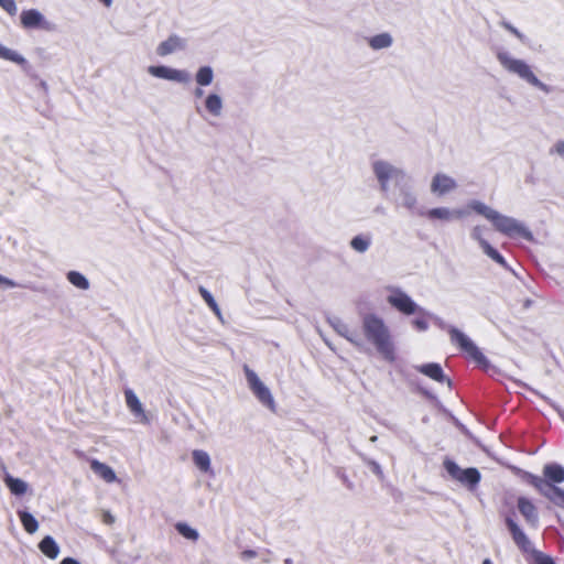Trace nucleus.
<instances>
[{
    "instance_id": "393cba45",
    "label": "nucleus",
    "mask_w": 564,
    "mask_h": 564,
    "mask_svg": "<svg viewBox=\"0 0 564 564\" xmlns=\"http://www.w3.org/2000/svg\"><path fill=\"white\" fill-rule=\"evenodd\" d=\"M469 362L474 364L477 367L482 368L486 371L494 370L496 371L498 366H501L500 362H491L487 359L486 355H468Z\"/></svg>"
},
{
    "instance_id": "f257e3e1",
    "label": "nucleus",
    "mask_w": 564,
    "mask_h": 564,
    "mask_svg": "<svg viewBox=\"0 0 564 564\" xmlns=\"http://www.w3.org/2000/svg\"><path fill=\"white\" fill-rule=\"evenodd\" d=\"M525 480L552 503L564 508V490L557 486L564 481V468L561 465L547 464L543 468V478L527 474Z\"/></svg>"
},
{
    "instance_id": "37998d69",
    "label": "nucleus",
    "mask_w": 564,
    "mask_h": 564,
    "mask_svg": "<svg viewBox=\"0 0 564 564\" xmlns=\"http://www.w3.org/2000/svg\"><path fill=\"white\" fill-rule=\"evenodd\" d=\"M482 564H492L490 560L486 558L484 560Z\"/></svg>"
},
{
    "instance_id": "a878e982",
    "label": "nucleus",
    "mask_w": 564,
    "mask_h": 564,
    "mask_svg": "<svg viewBox=\"0 0 564 564\" xmlns=\"http://www.w3.org/2000/svg\"><path fill=\"white\" fill-rule=\"evenodd\" d=\"M175 529L176 531L185 539L189 540V541H197L198 538H199V533L196 529H194L193 527L188 525L187 523L185 522H178L175 524Z\"/></svg>"
},
{
    "instance_id": "6e6552de",
    "label": "nucleus",
    "mask_w": 564,
    "mask_h": 564,
    "mask_svg": "<svg viewBox=\"0 0 564 564\" xmlns=\"http://www.w3.org/2000/svg\"><path fill=\"white\" fill-rule=\"evenodd\" d=\"M124 401L126 405L133 416L134 421L140 424H149L150 423V416L148 412L144 409L143 403L139 399V397L135 394V392L131 389L124 390Z\"/></svg>"
},
{
    "instance_id": "4be33fe9",
    "label": "nucleus",
    "mask_w": 564,
    "mask_h": 564,
    "mask_svg": "<svg viewBox=\"0 0 564 564\" xmlns=\"http://www.w3.org/2000/svg\"><path fill=\"white\" fill-rule=\"evenodd\" d=\"M21 24L25 29L40 28L43 22V15L34 9L24 10L21 13Z\"/></svg>"
},
{
    "instance_id": "9d476101",
    "label": "nucleus",
    "mask_w": 564,
    "mask_h": 564,
    "mask_svg": "<svg viewBox=\"0 0 564 564\" xmlns=\"http://www.w3.org/2000/svg\"><path fill=\"white\" fill-rule=\"evenodd\" d=\"M148 72L158 78L178 83H187L189 80V75L185 70L174 69L166 66H150Z\"/></svg>"
},
{
    "instance_id": "4468645a",
    "label": "nucleus",
    "mask_w": 564,
    "mask_h": 564,
    "mask_svg": "<svg viewBox=\"0 0 564 564\" xmlns=\"http://www.w3.org/2000/svg\"><path fill=\"white\" fill-rule=\"evenodd\" d=\"M506 523L512 534V539L516 542V544L523 551L530 552L532 554V551L534 550L532 549L529 539L527 538L524 532L519 528V525L511 518H507Z\"/></svg>"
},
{
    "instance_id": "6ab92c4d",
    "label": "nucleus",
    "mask_w": 564,
    "mask_h": 564,
    "mask_svg": "<svg viewBox=\"0 0 564 564\" xmlns=\"http://www.w3.org/2000/svg\"><path fill=\"white\" fill-rule=\"evenodd\" d=\"M373 171L378 181L381 184L382 189L387 188L388 181L392 177L394 173H397V170L393 166L383 161L375 162Z\"/></svg>"
},
{
    "instance_id": "2f4dec72",
    "label": "nucleus",
    "mask_w": 564,
    "mask_h": 564,
    "mask_svg": "<svg viewBox=\"0 0 564 564\" xmlns=\"http://www.w3.org/2000/svg\"><path fill=\"white\" fill-rule=\"evenodd\" d=\"M213 69L209 66H203L196 74V82L200 86H207L213 82Z\"/></svg>"
},
{
    "instance_id": "a19ab883",
    "label": "nucleus",
    "mask_w": 564,
    "mask_h": 564,
    "mask_svg": "<svg viewBox=\"0 0 564 564\" xmlns=\"http://www.w3.org/2000/svg\"><path fill=\"white\" fill-rule=\"evenodd\" d=\"M61 564H80V563L73 557H65L64 560H62Z\"/></svg>"
},
{
    "instance_id": "a211bd4d",
    "label": "nucleus",
    "mask_w": 564,
    "mask_h": 564,
    "mask_svg": "<svg viewBox=\"0 0 564 564\" xmlns=\"http://www.w3.org/2000/svg\"><path fill=\"white\" fill-rule=\"evenodd\" d=\"M416 369L421 373L427 376L429 378H431L437 382H441V383H446L448 387H451V380L445 376V373L443 372V369L441 368L440 365L426 364V365L417 366Z\"/></svg>"
},
{
    "instance_id": "f704fd0d",
    "label": "nucleus",
    "mask_w": 564,
    "mask_h": 564,
    "mask_svg": "<svg viewBox=\"0 0 564 564\" xmlns=\"http://www.w3.org/2000/svg\"><path fill=\"white\" fill-rule=\"evenodd\" d=\"M0 57L7 61L15 62V63H22L24 62V58L19 55L17 52L4 47L0 44Z\"/></svg>"
},
{
    "instance_id": "1a4fd4ad",
    "label": "nucleus",
    "mask_w": 564,
    "mask_h": 564,
    "mask_svg": "<svg viewBox=\"0 0 564 564\" xmlns=\"http://www.w3.org/2000/svg\"><path fill=\"white\" fill-rule=\"evenodd\" d=\"M471 237L478 241L482 251L496 263L503 268H508L505 258L482 237V227L476 226L471 231Z\"/></svg>"
},
{
    "instance_id": "0eeeda50",
    "label": "nucleus",
    "mask_w": 564,
    "mask_h": 564,
    "mask_svg": "<svg viewBox=\"0 0 564 564\" xmlns=\"http://www.w3.org/2000/svg\"><path fill=\"white\" fill-rule=\"evenodd\" d=\"M388 303L403 315H414L419 311L416 303L402 290L390 288Z\"/></svg>"
},
{
    "instance_id": "aec40b11",
    "label": "nucleus",
    "mask_w": 564,
    "mask_h": 564,
    "mask_svg": "<svg viewBox=\"0 0 564 564\" xmlns=\"http://www.w3.org/2000/svg\"><path fill=\"white\" fill-rule=\"evenodd\" d=\"M183 47L184 41L177 35H171L167 40L159 44L156 53L160 56H166Z\"/></svg>"
},
{
    "instance_id": "7ed1b4c3",
    "label": "nucleus",
    "mask_w": 564,
    "mask_h": 564,
    "mask_svg": "<svg viewBox=\"0 0 564 564\" xmlns=\"http://www.w3.org/2000/svg\"><path fill=\"white\" fill-rule=\"evenodd\" d=\"M243 370L248 388L254 398L262 406L274 413L276 411V403L270 388L248 366H245Z\"/></svg>"
},
{
    "instance_id": "dca6fc26",
    "label": "nucleus",
    "mask_w": 564,
    "mask_h": 564,
    "mask_svg": "<svg viewBox=\"0 0 564 564\" xmlns=\"http://www.w3.org/2000/svg\"><path fill=\"white\" fill-rule=\"evenodd\" d=\"M89 466L94 474L105 482L113 484L117 481L116 471L109 465L100 460L93 459L90 460Z\"/></svg>"
},
{
    "instance_id": "4c0bfd02",
    "label": "nucleus",
    "mask_w": 564,
    "mask_h": 564,
    "mask_svg": "<svg viewBox=\"0 0 564 564\" xmlns=\"http://www.w3.org/2000/svg\"><path fill=\"white\" fill-rule=\"evenodd\" d=\"M0 285L7 286V288H15L17 283L0 274Z\"/></svg>"
},
{
    "instance_id": "f3484780",
    "label": "nucleus",
    "mask_w": 564,
    "mask_h": 564,
    "mask_svg": "<svg viewBox=\"0 0 564 564\" xmlns=\"http://www.w3.org/2000/svg\"><path fill=\"white\" fill-rule=\"evenodd\" d=\"M517 507H518L520 513L524 517V519L530 524L534 525L536 523L538 511H536V507L534 506L532 500H530L527 497L521 496L517 500Z\"/></svg>"
},
{
    "instance_id": "c85d7f7f",
    "label": "nucleus",
    "mask_w": 564,
    "mask_h": 564,
    "mask_svg": "<svg viewBox=\"0 0 564 564\" xmlns=\"http://www.w3.org/2000/svg\"><path fill=\"white\" fill-rule=\"evenodd\" d=\"M67 280L76 288L80 290H87L89 288L88 280L77 271H69L67 273Z\"/></svg>"
},
{
    "instance_id": "423d86ee",
    "label": "nucleus",
    "mask_w": 564,
    "mask_h": 564,
    "mask_svg": "<svg viewBox=\"0 0 564 564\" xmlns=\"http://www.w3.org/2000/svg\"><path fill=\"white\" fill-rule=\"evenodd\" d=\"M489 221H491L496 230L509 237H528L530 235L516 219L503 216L497 210Z\"/></svg>"
},
{
    "instance_id": "bb28decb",
    "label": "nucleus",
    "mask_w": 564,
    "mask_h": 564,
    "mask_svg": "<svg viewBox=\"0 0 564 564\" xmlns=\"http://www.w3.org/2000/svg\"><path fill=\"white\" fill-rule=\"evenodd\" d=\"M205 106L208 112L214 116H219L223 108L221 98L216 94H210L206 98Z\"/></svg>"
},
{
    "instance_id": "ea45409f",
    "label": "nucleus",
    "mask_w": 564,
    "mask_h": 564,
    "mask_svg": "<svg viewBox=\"0 0 564 564\" xmlns=\"http://www.w3.org/2000/svg\"><path fill=\"white\" fill-rule=\"evenodd\" d=\"M503 26L509 31L511 32L512 34H514L516 36H518L519 39L522 37L521 33L516 29L513 28L511 24L509 23H503Z\"/></svg>"
},
{
    "instance_id": "c9c22d12",
    "label": "nucleus",
    "mask_w": 564,
    "mask_h": 564,
    "mask_svg": "<svg viewBox=\"0 0 564 564\" xmlns=\"http://www.w3.org/2000/svg\"><path fill=\"white\" fill-rule=\"evenodd\" d=\"M531 564H555V562L553 561L552 557L547 556L542 552L532 551Z\"/></svg>"
},
{
    "instance_id": "e433bc0d",
    "label": "nucleus",
    "mask_w": 564,
    "mask_h": 564,
    "mask_svg": "<svg viewBox=\"0 0 564 564\" xmlns=\"http://www.w3.org/2000/svg\"><path fill=\"white\" fill-rule=\"evenodd\" d=\"M0 7L10 15H15L18 8L14 0H0Z\"/></svg>"
},
{
    "instance_id": "cd10ccee",
    "label": "nucleus",
    "mask_w": 564,
    "mask_h": 564,
    "mask_svg": "<svg viewBox=\"0 0 564 564\" xmlns=\"http://www.w3.org/2000/svg\"><path fill=\"white\" fill-rule=\"evenodd\" d=\"M391 43H392V39L387 33L375 35L369 40L370 46L375 50L386 48V47L390 46Z\"/></svg>"
},
{
    "instance_id": "473e14b6",
    "label": "nucleus",
    "mask_w": 564,
    "mask_h": 564,
    "mask_svg": "<svg viewBox=\"0 0 564 564\" xmlns=\"http://www.w3.org/2000/svg\"><path fill=\"white\" fill-rule=\"evenodd\" d=\"M198 292H199L200 296L203 297V300L206 302V304L209 306V308L214 313L219 315L220 308H219L217 302L215 301L214 296L204 286H199Z\"/></svg>"
},
{
    "instance_id": "7c9ffc66",
    "label": "nucleus",
    "mask_w": 564,
    "mask_h": 564,
    "mask_svg": "<svg viewBox=\"0 0 564 564\" xmlns=\"http://www.w3.org/2000/svg\"><path fill=\"white\" fill-rule=\"evenodd\" d=\"M415 314H416L415 318L412 319L413 327L419 332L426 330L429 327L427 314L420 307Z\"/></svg>"
},
{
    "instance_id": "79ce46f5",
    "label": "nucleus",
    "mask_w": 564,
    "mask_h": 564,
    "mask_svg": "<svg viewBox=\"0 0 564 564\" xmlns=\"http://www.w3.org/2000/svg\"><path fill=\"white\" fill-rule=\"evenodd\" d=\"M203 90L200 88H197L196 91H195V96L196 97H202L203 96Z\"/></svg>"
},
{
    "instance_id": "c756f323",
    "label": "nucleus",
    "mask_w": 564,
    "mask_h": 564,
    "mask_svg": "<svg viewBox=\"0 0 564 564\" xmlns=\"http://www.w3.org/2000/svg\"><path fill=\"white\" fill-rule=\"evenodd\" d=\"M468 207L470 209H473L474 212H476L477 214L484 216L488 220H490L491 217L494 216V214L496 213L495 209L488 207L487 205H485V204H482L481 202H478V200L470 202Z\"/></svg>"
},
{
    "instance_id": "20e7f679",
    "label": "nucleus",
    "mask_w": 564,
    "mask_h": 564,
    "mask_svg": "<svg viewBox=\"0 0 564 564\" xmlns=\"http://www.w3.org/2000/svg\"><path fill=\"white\" fill-rule=\"evenodd\" d=\"M497 58L503 68L508 72L518 75L520 78L524 79L534 87L545 91L547 90L546 86L533 74L531 67L525 62L512 58L506 52H499L497 54Z\"/></svg>"
},
{
    "instance_id": "72a5a7b5",
    "label": "nucleus",
    "mask_w": 564,
    "mask_h": 564,
    "mask_svg": "<svg viewBox=\"0 0 564 564\" xmlns=\"http://www.w3.org/2000/svg\"><path fill=\"white\" fill-rule=\"evenodd\" d=\"M370 245V240L367 237L364 236H356L350 241V246L354 250L358 252H365Z\"/></svg>"
},
{
    "instance_id": "9b49d317",
    "label": "nucleus",
    "mask_w": 564,
    "mask_h": 564,
    "mask_svg": "<svg viewBox=\"0 0 564 564\" xmlns=\"http://www.w3.org/2000/svg\"><path fill=\"white\" fill-rule=\"evenodd\" d=\"M191 459L195 468L203 475L214 476L212 457L205 449L196 448L191 452Z\"/></svg>"
},
{
    "instance_id": "5701e85b",
    "label": "nucleus",
    "mask_w": 564,
    "mask_h": 564,
    "mask_svg": "<svg viewBox=\"0 0 564 564\" xmlns=\"http://www.w3.org/2000/svg\"><path fill=\"white\" fill-rule=\"evenodd\" d=\"M40 551L51 560H55L59 554V546L56 541L47 535L39 543Z\"/></svg>"
},
{
    "instance_id": "f8f14e48",
    "label": "nucleus",
    "mask_w": 564,
    "mask_h": 564,
    "mask_svg": "<svg viewBox=\"0 0 564 564\" xmlns=\"http://www.w3.org/2000/svg\"><path fill=\"white\" fill-rule=\"evenodd\" d=\"M448 335L452 344L463 352H478L473 340L458 328L452 327L448 330Z\"/></svg>"
},
{
    "instance_id": "f03ea898",
    "label": "nucleus",
    "mask_w": 564,
    "mask_h": 564,
    "mask_svg": "<svg viewBox=\"0 0 564 564\" xmlns=\"http://www.w3.org/2000/svg\"><path fill=\"white\" fill-rule=\"evenodd\" d=\"M362 327L366 338L379 352H392V336L380 317L373 314L366 315L362 321Z\"/></svg>"
},
{
    "instance_id": "b1692460",
    "label": "nucleus",
    "mask_w": 564,
    "mask_h": 564,
    "mask_svg": "<svg viewBox=\"0 0 564 564\" xmlns=\"http://www.w3.org/2000/svg\"><path fill=\"white\" fill-rule=\"evenodd\" d=\"M18 514H19L20 521H21L24 530L28 533L33 534L37 531L39 522L30 512L19 511Z\"/></svg>"
},
{
    "instance_id": "39448f33",
    "label": "nucleus",
    "mask_w": 564,
    "mask_h": 564,
    "mask_svg": "<svg viewBox=\"0 0 564 564\" xmlns=\"http://www.w3.org/2000/svg\"><path fill=\"white\" fill-rule=\"evenodd\" d=\"M444 468L448 476L454 480L459 482L460 485L474 489L481 479L480 473L478 469L469 467L462 468L455 462L451 459L444 460Z\"/></svg>"
},
{
    "instance_id": "58836bf2",
    "label": "nucleus",
    "mask_w": 564,
    "mask_h": 564,
    "mask_svg": "<svg viewBox=\"0 0 564 564\" xmlns=\"http://www.w3.org/2000/svg\"><path fill=\"white\" fill-rule=\"evenodd\" d=\"M554 151L560 155H564V141H557L554 145Z\"/></svg>"
},
{
    "instance_id": "412c9836",
    "label": "nucleus",
    "mask_w": 564,
    "mask_h": 564,
    "mask_svg": "<svg viewBox=\"0 0 564 564\" xmlns=\"http://www.w3.org/2000/svg\"><path fill=\"white\" fill-rule=\"evenodd\" d=\"M424 215L431 220L440 219V220L448 221L452 218L463 217L464 212L463 210H449L444 207H437V208L429 209Z\"/></svg>"
},
{
    "instance_id": "2eb2a0df",
    "label": "nucleus",
    "mask_w": 564,
    "mask_h": 564,
    "mask_svg": "<svg viewBox=\"0 0 564 564\" xmlns=\"http://www.w3.org/2000/svg\"><path fill=\"white\" fill-rule=\"evenodd\" d=\"M456 187V182L445 175V174H436L434 177H433V181H432V184H431V191L438 195V196H442L451 191H453L454 188Z\"/></svg>"
},
{
    "instance_id": "ddd939ff",
    "label": "nucleus",
    "mask_w": 564,
    "mask_h": 564,
    "mask_svg": "<svg viewBox=\"0 0 564 564\" xmlns=\"http://www.w3.org/2000/svg\"><path fill=\"white\" fill-rule=\"evenodd\" d=\"M3 482L9 491L15 497H23L31 491L29 482L10 474L4 475Z\"/></svg>"
}]
</instances>
